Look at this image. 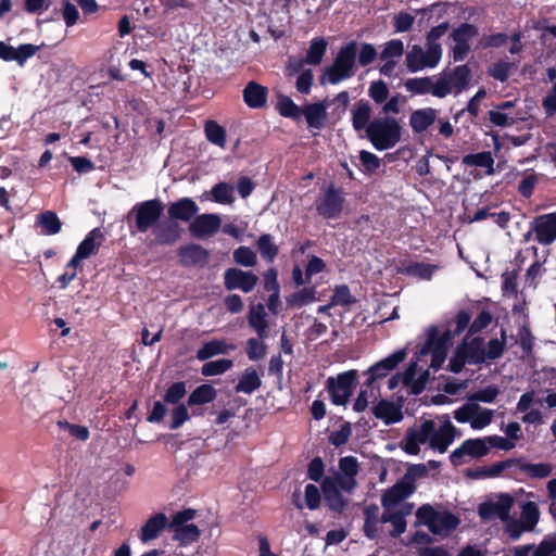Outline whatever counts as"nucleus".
<instances>
[{"label":"nucleus","instance_id":"obj_32","mask_svg":"<svg viewBox=\"0 0 556 556\" xmlns=\"http://www.w3.org/2000/svg\"><path fill=\"white\" fill-rule=\"evenodd\" d=\"M262 386V379L253 366L244 369L235 387L237 393L251 394Z\"/></svg>","mask_w":556,"mask_h":556},{"label":"nucleus","instance_id":"obj_63","mask_svg":"<svg viewBox=\"0 0 556 556\" xmlns=\"http://www.w3.org/2000/svg\"><path fill=\"white\" fill-rule=\"evenodd\" d=\"M437 513L438 510H435L431 505L425 504L417 509L416 518L419 523L427 526L431 531L434 526Z\"/></svg>","mask_w":556,"mask_h":556},{"label":"nucleus","instance_id":"obj_45","mask_svg":"<svg viewBox=\"0 0 556 556\" xmlns=\"http://www.w3.org/2000/svg\"><path fill=\"white\" fill-rule=\"evenodd\" d=\"M172 529L175 532L174 539L178 540L182 545L198 541L201 535L200 529L194 523L184 525Z\"/></svg>","mask_w":556,"mask_h":556},{"label":"nucleus","instance_id":"obj_26","mask_svg":"<svg viewBox=\"0 0 556 556\" xmlns=\"http://www.w3.org/2000/svg\"><path fill=\"white\" fill-rule=\"evenodd\" d=\"M438 111L433 108L415 110L409 115V126L414 134H422L437 121Z\"/></svg>","mask_w":556,"mask_h":556},{"label":"nucleus","instance_id":"obj_52","mask_svg":"<svg viewBox=\"0 0 556 556\" xmlns=\"http://www.w3.org/2000/svg\"><path fill=\"white\" fill-rule=\"evenodd\" d=\"M233 261L238 265L253 267L257 263V257L256 253L251 248L240 245L233 251Z\"/></svg>","mask_w":556,"mask_h":556},{"label":"nucleus","instance_id":"obj_37","mask_svg":"<svg viewBox=\"0 0 556 556\" xmlns=\"http://www.w3.org/2000/svg\"><path fill=\"white\" fill-rule=\"evenodd\" d=\"M37 224L43 236H53L61 231L62 223L53 211H45L37 216Z\"/></svg>","mask_w":556,"mask_h":556},{"label":"nucleus","instance_id":"obj_16","mask_svg":"<svg viewBox=\"0 0 556 556\" xmlns=\"http://www.w3.org/2000/svg\"><path fill=\"white\" fill-rule=\"evenodd\" d=\"M415 491L414 480L405 476L401 481L389 488L381 496V505L384 509L397 505Z\"/></svg>","mask_w":556,"mask_h":556},{"label":"nucleus","instance_id":"obj_15","mask_svg":"<svg viewBox=\"0 0 556 556\" xmlns=\"http://www.w3.org/2000/svg\"><path fill=\"white\" fill-rule=\"evenodd\" d=\"M220 225L222 219L217 214H197L189 224V231L194 238L212 237L219 230Z\"/></svg>","mask_w":556,"mask_h":556},{"label":"nucleus","instance_id":"obj_7","mask_svg":"<svg viewBox=\"0 0 556 556\" xmlns=\"http://www.w3.org/2000/svg\"><path fill=\"white\" fill-rule=\"evenodd\" d=\"M532 236L539 244L544 247L556 241V211L533 217L529 224V231L523 236L525 241H529Z\"/></svg>","mask_w":556,"mask_h":556},{"label":"nucleus","instance_id":"obj_11","mask_svg":"<svg viewBox=\"0 0 556 556\" xmlns=\"http://www.w3.org/2000/svg\"><path fill=\"white\" fill-rule=\"evenodd\" d=\"M434 434V421L431 419L424 420L419 428L409 427L404 437L403 450L408 455H418L420 444L429 443Z\"/></svg>","mask_w":556,"mask_h":556},{"label":"nucleus","instance_id":"obj_30","mask_svg":"<svg viewBox=\"0 0 556 556\" xmlns=\"http://www.w3.org/2000/svg\"><path fill=\"white\" fill-rule=\"evenodd\" d=\"M460 523V519L448 510L437 513L431 532L437 535L448 536Z\"/></svg>","mask_w":556,"mask_h":556},{"label":"nucleus","instance_id":"obj_48","mask_svg":"<svg viewBox=\"0 0 556 556\" xmlns=\"http://www.w3.org/2000/svg\"><path fill=\"white\" fill-rule=\"evenodd\" d=\"M213 201L219 204H231L235 201L233 189L227 182H218L211 189Z\"/></svg>","mask_w":556,"mask_h":556},{"label":"nucleus","instance_id":"obj_38","mask_svg":"<svg viewBox=\"0 0 556 556\" xmlns=\"http://www.w3.org/2000/svg\"><path fill=\"white\" fill-rule=\"evenodd\" d=\"M302 109L290 97L285 94L278 96L276 110L282 117L299 122L302 117Z\"/></svg>","mask_w":556,"mask_h":556},{"label":"nucleus","instance_id":"obj_60","mask_svg":"<svg viewBox=\"0 0 556 556\" xmlns=\"http://www.w3.org/2000/svg\"><path fill=\"white\" fill-rule=\"evenodd\" d=\"M522 523L526 530L531 531L539 521V509L533 502H528L522 509Z\"/></svg>","mask_w":556,"mask_h":556},{"label":"nucleus","instance_id":"obj_1","mask_svg":"<svg viewBox=\"0 0 556 556\" xmlns=\"http://www.w3.org/2000/svg\"><path fill=\"white\" fill-rule=\"evenodd\" d=\"M165 205L160 199H151L136 203L127 215L131 233H146L160 224Z\"/></svg>","mask_w":556,"mask_h":556},{"label":"nucleus","instance_id":"obj_57","mask_svg":"<svg viewBox=\"0 0 556 556\" xmlns=\"http://www.w3.org/2000/svg\"><path fill=\"white\" fill-rule=\"evenodd\" d=\"M519 468L532 478L543 479L552 473V465L547 463L541 464H519Z\"/></svg>","mask_w":556,"mask_h":556},{"label":"nucleus","instance_id":"obj_64","mask_svg":"<svg viewBox=\"0 0 556 556\" xmlns=\"http://www.w3.org/2000/svg\"><path fill=\"white\" fill-rule=\"evenodd\" d=\"M493 416L494 412L492 409L480 406V409L475 413L470 426L475 430H481L492 422Z\"/></svg>","mask_w":556,"mask_h":556},{"label":"nucleus","instance_id":"obj_29","mask_svg":"<svg viewBox=\"0 0 556 556\" xmlns=\"http://www.w3.org/2000/svg\"><path fill=\"white\" fill-rule=\"evenodd\" d=\"M372 109L369 101L365 99L358 100L354 104V109L352 110V126L354 130L361 131L365 130L367 132V128L371 123Z\"/></svg>","mask_w":556,"mask_h":556},{"label":"nucleus","instance_id":"obj_23","mask_svg":"<svg viewBox=\"0 0 556 556\" xmlns=\"http://www.w3.org/2000/svg\"><path fill=\"white\" fill-rule=\"evenodd\" d=\"M182 229L180 225L169 219L160 223L153 230L155 240L161 245H172L181 238Z\"/></svg>","mask_w":556,"mask_h":556},{"label":"nucleus","instance_id":"obj_41","mask_svg":"<svg viewBox=\"0 0 556 556\" xmlns=\"http://www.w3.org/2000/svg\"><path fill=\"white\" fill-rule=\"evenodd\" d=\"M440 37H427L426 50H424L425 68L435 67L442 58L441 45L437 41Z\"/></svg>","mask_w":556,"mask_h":556},{"label":"nucleus","instance_id":"obj_50","mask_svg":"<svg viewBox=\"0 0 556 556\" xmlns=\"http://www.w3.org/2000/svg\"><path fill=\"white\" fill-rule=\"evenodd\" d=\"M327 41L323 39H313L306 53V62L312 65H318L325 55Z\"/></svg>","mask_w":556,"mask_h":556},{"label":"nucleus","instance_id":"obj_2","mask_svg":"<svg viewBox=\"0 0 556 556\" xmlns=\"http://www.w3.org/2000/svg\"><path fill=\"white\" fill-rule=\"evenodd\" d=\"M466 338L456 346L447 370L459 374L466 364L481 365L485 363V342L483 337Z\"/></svg>","mask_w":556,"mask_h":556},{"label":"nucleus","instance_id":"obj_46","mask_svg":"<svg viewBox=\"0 0 556 556\" xmlns=\"http://www.w3.org/2000/svg\"><path fill=\"white\" fill-rule=\"evenodd\" d=\"M507 333L504 328L501 329V339H491L485 349V362L495 361L505 352Z\"/></svg>","mask_w":556,"mask_h":556},{"label":"nucleus","instance_id":"obj_34","mask_svg":"<svg viewBox=\"0 0 556 556\" xmlns=\"http://www.w3.org/2000/svg\"><path fill=\"white\" fill-rule=\"evenodd\" d=\"M217 396L216 389L208 383L197 387L188 396L189 406L204 405L213 402Z\"/></svg>","mask_w":556,"mask_h":556},{"label":"nucleus","instance_id":"obj_8","mask_svg":"<svg viewBox=\"0 0 556 556\" xmlns=\"http://www.w3.org/2000/svg\"><path fill=\"white\" fill-rule=\"evenodd\" d=\"M345 199L340 188L330 184L321 195L315 202L316 212L325 219L338 218L344 207Z\"/></svg>","mask_w":556,"mask_h":556},{"label":"nucleus","instance_id":"obj_22","mask_svg":"<svg viewBox=\"0 0 556 556\" xmlns=\"http://www.w3.org/2000/svg\"><path fill=\"white\" fill-rule=\"evenodd\" d=\"M372 414L377 419L383 420L386 425L397 424L403 419L401 405L386 399L378 401L372 407Z\"/></svg>","mask_w":556,"mask_h":556},{"label":"nucleus","instance_id":"obj_35","mask_svg":"<svg viewBox=\"0 0 556 556\" xmlns=\"http://www.w3.org/2000/svg\"><path fill=\"white\" fill-rule=\"evenodd\" d=\"M233 344H227L223 340H211L203 343V345L197 352V358L199 361H206L215 355L225 354L229 350H233Z\"/></svg>","mask_w":556,"mask_h":556},{"label":"nucleus","instance_id":"obj_44","mask_svg":"<svg viewBox=\"0 0 556 556\" xmlns=\"http://www.w3.org/2000/svg\"><path fill=\"white\" fill-rule=\"evenodd\" d=\"M204 131H205V136H206V139L219 147V148H224L225 144H226V130L223 126H220L217 122L213 121V119H208L205 122V125H204Z\"/></svg>","mask_w":556,"mask_h":556},{"label":"nucleus","instance_id":"obj_36","mask_svg":"<svg viewBox=\"0 0 556 556\" xmlns=\"http://www.w3.org/2000/svg\"><path fill=\"white\" fill-rule=\"evenodd\" d=\"M364 516L363 531L368 539L374 540L378 534V523L381 522L379 518V506L377 504L366 506Z\"/></svg>","mask_w":556,"mask_h":556},{"label":"nucleus","instance_id":"obj_18","mask_svg":"<svg viewBox=\"0 0 556 556\" xmlns=\"http://www.w3.org/2000/svg\"><path fill=\"white\" fill-rule=\"evenodd\" d=\"M177 255L179 257V263L185 267H203L207 264L210 258V252L198 243H188L179 247Z\"/></svg>","mask_w":556,"mask_h":556},{"label":"nucleus","instance_id":"obj_5","mask_svg":"<svg viewBox=\"0 0 556 556\" xmlns=\"http://www.w3.org/2000/svg\"><path fill=\"white\" fill-rule=\"evenodd\" d=\"M452 339L451 330H445L442 334L435 326L428 329V336L425 344L419 351V356L431 354L430 367L438 370L442 367L447 355V342Z\"/></svg>","mask_w":556,"mask_h":556},{"label":"nucleus","instance_id":"obj_62","mask_svg":"<svg viewBox=\"0 0 556 556\" xmlns=\"http://www.w3.org/2000/svg\"><path fill=\"white\" fill-rule=\"evenodd\" d=\"M56 425L60 429L67 430L77 440L87 441L90 437L89 429L85 426L71 424L66 420H59Z\"/></svg>","mask_w":556,"mask_h":556},{"label":"nucleus","instance_id":"obj_55","mask_svg":"<svg viewBox=\"0 0 556 556\" xmlns=\"http://www.w3.org/2000/svg\"><path fill=\"white\" fill-rule=\"evenodd\" d=\"M43 46L41 45H31V43H23L17 48H14L13 52V61H15L18 65H24V63L31 56L36 54V52Z\"/></svg>","mask_w":556,"mask_h":556},{"label":"nucleus","instance_id":"obj_53","mask_svg":"<svg viewBox=\"0 0 556 556\" xmlns=\"http://www.w3.org/2000/svg\"><path fill=\"white\" fill-rule=\"evenodd\" d=\"M434 269L435 266L431 264L414 262L408 264L404 268L403 273H405L408 276H415L421 279L429 280L432 277Z\"/></svg>","mask_w":556,"mask_h":556},{"label":"nucleus","instance_id":"obj_13","mask_svg":"<svg viewBox=\"0 0 556 556\" xmlns=\"http://www.w3.org/2000/svg\"><path fill=\"white\" fill-rule=\"evenodd\" d=\"M258 282V277L253 271H244L237 267L227 268L224 271V286L228 291L236 289L244 293L253 291Z\"/></svg>","mask_w":556,"mask_h":556},{"label":"nucleus","instance_id":"obj_43","mask_svg":"<svg viewBox=\"0 0 556 556\" xmlns=\"http://www.w3.org/2000/svg\"><path fill=\"white\" fill-rule=\"evenodd\" d=\"M462 163L466 166L485 167L488 168L486 174L489 175L494 173V159L490 151L467 154L463 157Z\"/></svg>","mask_w":556,"mask_h":556},{"label":"nucleus","instance_id":"obj_6","mask_svg":"<svg viewBox=\"0 0 556 556\" xmlns=\"http://www.w3.org/2000/svg\"><path fill=\"white\" fill-rule=\"evenodd\" d=\"M356 53L357 48L354 41L340 49L333 64L327 68V78L331 85H337L353 75Z\"/></svg>","mask_w":556,"mask_h":556},{"label":"nucleus","instance_id":"obj_47","mask_svg":"<svg viewBox=\"0 0 556 556\" xmlns=\"http://www.w3.org/2000/svg\"><path fill=\"white\" fill-rule=\"evenodd\" d=\"M233 362L228 358H220L216 361H210L203 364L201 374L205 377L217 376L231 369Z\"/></svg>","mask_w":556,"mask_h":556},{"label":"nucleus","instance_id":"obj_10","mask_svg":"<svg viewBox=\"0 0 556 556\" xmlns=\"http://www.w3.org/2000/svg\"><path fill=\"white\" fill-rule=\"evenodd\" d=\"M406 356L407 353L405 350H397L386 358L371 365L367 370L364 371V375L367 376L364 386L367 388H372L376 381L386 378L390 371L395 369L399 364H401L406 358Z\"/></svg>","mask_w":556,"mask_h":556},{"label":"nucleus","instance_id":"obj_40","mask_svg":"<svg viewBox=\"0 0 556 556\" xmlns=\"http://www.w3.org/2000/svg\"><path fill=\"white\" fill-rule=\"evenodd\" d=\"M256 248L261 256L268 263H273L279 253V247L269 233H263L258 237Z\"/></svg>","mask_w":556,"mask_h":556},{"label":"nucleus","instance_id":"obj_31","mask_svg":"<svg viewBox=\"0 0 556 556\" xmlns=\"http://www.w3.org/2000/svg\"><path fill=\"white\" fill-rule=\"evenodd\" d=\"M266 316L265 307L261 303L257 304V306H253L248 315L249 326L256 331L261 340L268 338V321Z\"/></svg>","mask_w":556,"mask_h":556},{"label":"nucleus","instance_id":"obj_20","mask_svg":"<svg viewBox=\"0 0 556 556\" xmlns=\"http://www.w3.org/2000/svg\"><path fill=\"white\" fill-rule=\"evenodd\" d=\"M457 429L446 417L439 429L434 428V434L431 437L430 448L443 454L447 451L456 437Z\"/></svg>","mask_w":556,"mask_h":556},{"label":"nucleus","instance_id":"obj_56","mask_svg":"<svg viewBox=\"0 0 556 556\" xmlns=\"http://www.w3.org/2000/svg\"><path fill=\"white\" fill-rule=\"evenodd\" d=\"M389 87L383 80L371 81L368 88V96L377 103L381 104L389 98Z\"/></svg>","mask_w":556,"mask_h":556},{"label":"nucleus","instance_id":"obj_17","mask_svg":"<svg viewBox=\"0 0 556 556\" xmlns=\"http://www.w3.org/2000/svg\"><path fill=\"white\" fill-rule=\"evenodd\" d=\"M440 79L447 81L450 93H460L465 90L471 80V70L467 64L457 65L452 71H443L440 75Z\"/></svg>","mask_w":556,"mask_h":556},{"label":"nucleus","instance_id":"obj_27","mask_svg":"<svg viewBox=\"0 0 556 556\" xmlns=\"http://www.w3.org/2000/svg\"><path fill=\"white\" fill-rule=\"evenodd\" d=\"M168 519L164 513L152 515L140 530V540L146 543L156 539L160 533L167 527Z\"/></svg>","mask_w":556,"mask_h":556},{"label":"nucleus","instance_id":"obj_49","mask_svg":"<svg viewBox=\"0 0 556 556\" xmlns=\"http://www.w3.org/2000/svg\"><path fill=\"white\" fill-rule=\"evenodd\" d=\"M354 303H356V299L351 294L348 285H340L336 287L330 299V305L348 307Z\"/></svg>","mask_w":556,"mask_h":556},{"label":"nucleus","instance_id":"obj_28","mask_svg":"<svg viewBox=\"0 0 556 556\" xmlns=\"http://www.w3.org/2000/svg\"><path fill=\"white\" fill-rule=\"evenodd\" d=\"M104 240L105 236L103 230L100 227L93 228L78 244L76 252L79 253V257L88 258L98 253V250Z\"/></svg>","mask_w":556,"mask_h":556},{"label":"nucleus","instance_id":"obj_33","mask_svg":"<svg viewBox=\"0 0 556 556\" xmlns=\"http://www.w3.org/2000/svg\"><path fill=\"white\" fill-rule=\"evenodd\" d=\"M412 505H407L403 507L401 510H397L392 514L383 513L380 517V521L382 523L390 522L393 526V529L390 531V535L392 538H397L406 530V520L405 516L410 514Z\"/></svg>","mask_w":556,"mask_h":556},{"label":"nucleus","instance_id":"obj_54","mask_svg":"<svg viewBox=\"0 0 556 556\" xmlns=\"http://www.w3.org/2000/svg\"><path fill=\"white\" fill-rule=\"evenodd\" d=\"M424 49L414 45L412 50L406 54V66L409 72L416 73L425 68L424 64Z\"/></svg>","mask_w":556,"mask_h":556},{"label":"nucleus","instance_id":"obj_21","mask_svg":"<svg viewBox=\"0 0 556 556\" xmlns=\"http://www.w3.org/2000/svg\"><path fill=\"white\" fill-rule=\"evenodd\" d=\"M321 491L328 507L334 513H343L348 505V501L340 493V490L332 478L326 477L323 479Z\"/></svg>","mask_w":556,"mask_h":556},{"label":"nucleus","instance_id":"obj_61","mask_svg":"<svg viewBox=\"0 0 556 556\" xmlns=\"http://www.w3.org/2000/svg\"><path fill=\"white\" fill-rule=\"evenodd\" d=\"M404 53V45L400 39L388 41L380 53L381 60H394L401 58Z\"/></svg>","mask_w":556,"mask_h":556},{"label":"nucleus","instance_id":"obj_58","mask_svg":"<svg viewBox=\"0 0 556 556\" xmlns=\"http://www.w3.org/2000/svg\"><path fill=\"white\" fill-rule=\"evenodd\" d=\"M186 382L177 381L172 383L166 390L163 400L168 404H178L180 400L186 395Z\"/></svg>","mask_w":556,"mask_h":556},{"label":"nucleus","instance_id":"obj_25","mask_svg":"<svg viewBox=\"0 0 556 556\" xmlns=\"http://www.w3.org/2000/svg\"><path fill=\"white\" fill-rule=\"evenodd\" d=\"M242 97L250 109H262L267 103L268 89L252 80L245 85Z\"/></svg>","mask_w":556,"mask_h":556},{"label":"nucleus","instance_id":"obj_14","mask_svg":"<svg viewBox=\"0 0 556 556\" xmlns=\"http://www.w3.org/2000/svg\"><path fill=\"white\" fill-rule=\"evenodd\" d=\"M490 447L486 438L467 439L450 455V460L454 466L463 464L465 456L481 458L489 454Z\"/></svg>","mask_w":556,"mask_h":556},{"label":"nucleus","instance_id":"obj_51","mask_svg":"<svg viewBox=\"0 0 556 556\" xmlns=\"http://www.w3.org/2000/svg\"><path fill=\"white\" fill-rule=\"evenodd\" d=\"M245 353L250 361H260L265 357L267 353V346L264 343V340H261L258 337L250 338L247 341Z\"/></svg>","mask_w":556,"mask_h":556},{"label":"nucleus","instance_id":"obj_39","mask_svg":"<svg viewBox=\"0 0 556 556\" xmlns=\"http://www.w3.org/2000/svg\"><path fill=\"white\" fill-rule=\"evenodd\" d=\"M519 61L498 60L488 67V75L501 83H506L511 74V71L517 67Z\"/></svg>","mask_w":556,"mask_h":556},{"label":"nucleus","instance_id":"obj_4","mask_svg":"<svg viewBox=\"0 0 556 556\" xmlns=\"http://www.w3.org/2000/svg\"><path fill=\"white\" fill-rule=\"evenodd\" d=\"M358 371L350 369L338 374L337 377H329L326 381V389L332 404L344 406L349 403L356 387Z\"/></svg>","mask_w":556,"mask_h":556},{"label":"nucleus","instance_id":"obj_42","mask_svg":"<svg viewBox=\"0 0 556 556\" xmlns=\"http://www.w3.org/2000/svg\"><path fill=\"white\" fill-rule=\"evenodd\" d=\"M316 300L315 287H306L286 298V302L291 308H301Z\"/></svg>","mask_w":556,"mask_h":556},{"label":"nucleus","instance_id":"obj_59","mask_svg":"<svg viewBox=\"0 0 556 556\" xmlns=\"http://www.w3.org/2000/svg\"><path fill=\"white\" fill-rule=\"evenodd\" d=\"M351 434H352L351 424L345 421L340 426L339 430L332 431L329 434L328 441L333 446L339 447L341 445H344L349 441Z\"/></svg>","mask_w":556,"mask_h":556},{"label":"nucleus","instance_id":"obj_3","mask_svg":"<svg viewBox=\"0 0 556 556\" xmlns=\"http://www.w3.org/2000/svg\"><path fill=\"white\" fill-rule=\"evenodd\" d=\"M402 127L394 117H380L371 121L366 136L375 149L384 151L392 149L401 140Z\"/></svg>","mask_w":556,"mask_h":556},{"label":"nucleus","instance_id":"obj_9","mask_svg":"<svg viewBox=\"0 0 556 556\" xmlns=\"http://www.w3.org/2000/svg\"><path fill=\"white\" fill-rule=\"evenodd\" d=\"M405 89L412 94H432L437 98H445L450 94L447 81L440 79V76H426L408 78L404 83Z\"/></svg>","mask_w":556,"mask_h":556},{"label":"nucleus","instance_id":"obj_19","mask_svg":"<svg viewBox=\"0 0 556 556\" xmlns=\"http://www.w3.org/2000/svg\"><path fill=\"white\" fill-rule=\"evenodd\" d=\"M199 212V206L191 198L184 197L172 202L167 207V216L175 222H192Z\"/></svg>","mask_w":556,"mask_h":556},{"label":"nucleus","instance_id":"obj_12","mask_svg":"<svg viewBox=\"0 0 556 556\" xmlns=\"http://www.w3.org/2000/svg\"><path fill=\"white\" fill-rule=\"evenodd\" d=\"M514 505V497L508 493H501L496 501H486L479 505L478 514L483 520L498 518L502 521L509 519Z\"/></svg>","mask_w":556,"mask_h":556},{"label":"nucleus","instance_id":"obj_24","mask_svg":"<svg viewBox=\"0 0 556 556\" xmlns=\"http://www.w3.org/2000/svg\"><path fill=\"white\" fill-rule=\"evenodd\" d=\"M308 128L320 130L327 122V105L325 102L307 103L302 109Z\"/></svg>","mask_w":556,"mask_h":556}]
</instances>
